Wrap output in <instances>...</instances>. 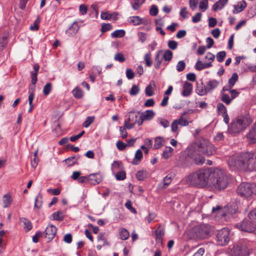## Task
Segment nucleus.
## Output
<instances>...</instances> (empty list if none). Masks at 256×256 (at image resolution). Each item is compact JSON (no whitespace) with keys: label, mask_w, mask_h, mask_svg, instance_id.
I'll return each mask as SVG.
<instances>
[{"label":"nucleus","mask_w":256,"mask_h":256,"mask_svg":"<svg viewBox=\"0 0 256 256\" xmlns=\"http://www.w3.org/2000/svg\"><path fill=\"white\" fill-rule=\"evenodd\" d=\"M228 0H219L213 5L212 10L214 12H216L222 10L228 3Z\"/></svg>","instance_id":"21"},{"label":"nucleus","mask_w":256,"mask_h":256,"mask_svg":"<svg viewBox=\"0 0 256 256\" xmlns=\"http://www.w3.org/2000/svg\"><path fill=\"white\" fill-rule=\"evenodd\" d=\"M228 254L230 256H248L250 251L246 244L240 242L230 246Z\"/></svg>","instance_id":"7"},{"label":"nucleus","mask_w":256,"mask_h":256,"mask_svg":"<svg viewBox=\"0 0 256 256\" xmlns=\"http://www.w3.org/2000/svg\"><path fill=\"white\" fill-rule=\"evenodd\" d=\"M155 115L154 112L152 110H146L142 112L140 116V120L139 121L138 126L142 124L144 120H152Z\"/></svg>","instance_id":"13"},{"label":"nucleus","mask_w":256,"mask_h":256,"mask_svg":"<svg viewBox=\"0 0 256 256\" xmlns=\"http://www.w3.org/2000/svg\"><path fill=\"white\" fill-rule=\"evenodd\" d=\"M126 117L127 118L126 119V122H132L135 124H138L139 121L140 120L139 112H130L126 114Z\"/></svg>","instance_id":"15"},{"label":"nucleus","mask_w":256,"mask_h":256,"mask_svg":"<svg viewBox=\"0 0 256 256\" xmlns=\"http://www.w3.org/2000/svg\"><path fill=\"white\" fill-rule=\"evenodd\" d=\"M238 80V75L236 73H234L228 80V84L230 87H233Z\"/></svg>","instance_id":"39"},{"label":"nucleus","mask_w":256,"mask_h":256,"mask_svg":"<svg viewBox=\"0 0 256 256\" xmlns=\"http://www.w3.org/2000/svg\"><path fill=\"white\" fill-rule=\"evenodd\" d=\"M234 227L241 231L252 232L256 229V224L248 218H245L240 222L236 224Z\"/></svg>","instance_id":"10"},{"label":"nucleus","mask_w":256,"mask_h":256,"mask_svg":"<svg viewBox=\"0 0 256 256\" xmlns=\"http://www.w3.org/2000/svg\"><path fill=\"white\" fill-rule=\"evenodd\" d=\"M248 217L250 220L256 224V209L250 211L248 213Z\"/></svg>","instance_id":"52"},{"label":"nucleus","mask_w":256,"mask_h":256,"mask_svg":"<svg viewBox=\"0 0 256 256\" xmlns=\"http://www.w3.org/2000/svg\"><path fill=\"white\" fill-rule=\"evenodd\" d=\"M125 206L134 214L136 213V210L132 207V202L130 200H128L125 204Z\"/></svg>","instance_id":"55"},{"label":"nucleus","mask_w":256,"mask_h":256,"mask_svg":"<svg viewBox=\"0 0 256 256\" xmlns=\"http://www.w3.org/2000/svg\"><path fill=\"white\" fill-rule=\"evenodd\" d=\"M130 22L134 26L140 24L142 22V19L138 16H133L129 18Z\"/></svg>","instance_id":"32"},{"label":"nucleus","mask_w":256,"mask_h":256,"mask_svg":"<svg viewBox=\"0 0 256 256\" xmlns=\"http://www.w3.org/2000/svg\"><path fill=\"white\" fill-rule=\"evenodd\" d=\"M228 180L225 172L220 169H216L210 172L208 186L214 190H222L227 186Z\"/></svg>","instance_id":"1"},{"label":"nucleus","mask_w":256,"mask_h":256,"mask_svg":"<svg viewBox=\"0 0 256 256\" xmlns=\"http://www.w3.org/2000/svg\"><path fill=\"white\" fill-rule=\"evenodd\" d=\"M144 60L148 66H150L152 64V60H151V54L150 52L147 53L145 54Z\"/></svg>","instance_id":"51"},{"label":"nucleus","mask_w":256,"mask_h":256,"mask_svg":"<svg viewBox=\"0 0 256 256\" xmlns=\"http://www.w3.org/2000/svg\"><path fill=\"white\" fill-rule=\"evenodd\" d=\"M21 221L23 222L24 225V228L26 230V231H30L32 229V222L30 220H29L28 219L26 218H22Z\"/></svg>","instance_id":"34"},{"label":"nucleus","mask_w":256,"mask_h":256,"mask_svg":"<svg viewBox=\"0 0 256 256\" xmlns=\"http://www.w3.org/2000/svg\"><path fill=\"white\" fill-rule=\"evenodd\" d=\"M237 211L238 206L236 204H230V206L224 207V213L226 212H228V213L230 214H236L237 212Z\"/></svg>","instance_id":"24"},{"label":"nucleus","mask_w":256,"mask_h":256,"mask_svg":"<svg viewBox=\"0 0 256 256\" xmlns=\"http://www.w3.org/2000/svg\"><path fill=\"white\" fill-rule=\"evenodd\" d=\"M186 66V64L184 62V60H180L176 66V69L178 72H181L184 70Z\"/></svg>","instance_id":"48"},{"label":"nucleus","mask_w":256,"mask_h":256,"mask_svg":"<svg viewBox=\"0 0 256 256\" xmlns=\"http://www.w3.org/2000/svg\"><path fill=\"white\" fill-rule=\"evenodd\" d=\"M80 156H70L66 160H64V162L65 163L68 165V166H72L76 164L77 161L78 159L79 158Z\"/></svg>","instance_id":"25"},{"label":"nucleus","mask_w":256,"mask_h":256,"mask_svg":"<svg viewBox=\"0 0 256 256\" xmlns=\"http://www.w3.org/2000/svg\"><path fill=\"white\" fill-rule=\"evenodd\" d=\"M44 233V238H46L48 242H49L54 238L56 233V228L54 226L50 224L46 228Z\"/></svg>","instance_id":"12"},{"label":"nucleus","mask_w":256,"mask_h":256,"mask_svg":"<svg viewBox=\"0 0 256 256\" xmlns=\"http://www.w3.org/2000/svg\"><path fill=\"white\" fill-rule=\"evenodd\" d=\"M173 150V148L170 146H166L162 152L163 157L166 159L172 156Z\"/></svg>","instance_id":"31"},{"label":"nucleus","mask_w":256,"mask_h":256,"mask_svg":"<svg viewBox=\"0 0 256 256\" xmlns=\"http://www.w3.org/2000/svg\"><path fill=\"white\" fill-rule=\"evenodd\" d=\"M221 100L227 105H229L232 100L228 94L221 92Z\"/></svg>","instance_id":"35"},{"label":"nucleus","mask_w":256,"mask_h":256,"mask_svg":"<svg viewBox=\"0 0 256 256\" xmlns=\"http://www.w3.org/2000/svg\"><path fill=\"white\" fill-rule=\"evenodd\" d=\"M246 170H256V153L246 152Z\"/></svg>","instance_id":"11"},{"label":"nucleus","mask_w":256,"mask_h":256,"mask_svg":"<svg viewBox=\"0 0 256 256\" xmlns=\"http://www.w3.org/2000/svg\"><path fill=\"white\" fill-rule=\"evenodd\" d=\"M112 26L110 24H103L102 28L101 31L102 32H105L107 31H108L112 29Z\"/></svg>","instance_id":"60"},{"label":"nucleus","mask_w":256,"mask_h":256,"mask_svg":"<svg viewBox=\"0 0 256 256\" xmlns=\"http://www.w3.org/2000/svg\"><path fill=\"white\" fill-rule=\"evenodd\" d=\"M147 176L146 170H139L136 172V177L138 180H143Z\"/></svg>","instance_id":"38"},{"label":"nucleus","mask_w":256,"mask_h":256,"mask_svg":"<svg viewBox=\"0 0 256 256\" xmlns=\"http://www.w3.org/2000/svg\"><path fill=\"white\" fill-rule=\"evenodd\" d=\"M172 178L170 174L165 176L163 180V183L160 184L161 188H166L171 182Z\"/></svg>","instance_id":"26"},{"label":"nucleus","mask_w":256,"mask_h":256,"mask_svg":"<svg viewBox=\"0 0 256 256\" xmlns=\"http://www.w3.org/2000/svg\"><path fill=\"white\" fill-rule=\"evenodd\" d=\"M208 8V0H202L200 2L199 8L202 12L206 11Z\"/></svg>","instance_id":"49"},{"label":"nucleus","mask_w":256,"mask_h":256,"mask_svg":"<svg viewBox=\"0 0 256 256\" xmlns=\"http://www.w3.org/2000/svg\"><path fill=\"white\" fill-rule=\"evenodd\" d=\"M158 12V8L156 5L152 6L150 10V14L151 16H156L157 15Z\"/></svg>","instance_id":"63"},{"label":"nucleus","mask_w":256,"mask_h":256,"mask_svg":"<svg viewBox=\"0 0 256 256\" xmlns=\"http://www.w3.org/2000/svg\"><path fill=\"white\" fill-rule=\"evenodd\" d=\"M178 124L176 120H174L171 124V130L173 132L178 133Z\"/></svg>","instance_id":"57"},{"label":"nucleus","mask_w":256,"mask_h":256,"mask_svg":"<svg viewBox=\"0 0 256 256\" xmlns=\"http://www.w3.org/2000/svg\"><path fill=\"white\" fill-rule=\"evenodd\" d=\"M162 52L163 50H160L157 52L156 55L154 58V66L156 69H158L160 68L161 63L164 59L162 55Z\"/></svg>","instance_id":"18"},{"label":"nucleus","mask_w":256,"mask_h":256,"mask_svg":"<svg viewBox=\"0 0 256 256\" xmlns=\"http://www.w3.org/2000/svg\"><path fill=\"white\" fill-rule=\"evenodd\" d=\"M116 178L118 180H122L126 178V174L124 171L120 170L115 175Z\"/></svg>","instance_id":"46"},{"label":"nucleus","mask_w":256,"mask_h":256,"mask_svg":"<svg viewBox=\"0 0 256 256\" xmlns=\"http://www.w3.org/2000/svg\"><path fill=\"white\" fill-rule=\"evenodd\" d=\"M2 202L4 208L8 207L12 202V198L8 194H5L2 198Z\"/></svg>","instance_id":"33"},{"label":"nucleus","mask_w":256,"mask_h":256,"mask_svg":"<svg viewBox=\"0 0 256 256\" xmlns=\"http://www.w3.org/2000/svg\"><path fill=\"white\" fill-rule=\"evenodd\" d=\"M237 194L241 196L248 198L256 194V185L254 184L242 182L237 188Z\"/></svg>","instance_id":"6"},{"label":"nucleus","mask_w":256,"mask_h":256,"mask_svg":"<svg viewBox=\"0 0 256 256\" xmlns=\"http://www.w3.org/2000/svg\"><path fill=\"white\" fill-rule=\"evenodd\" d=\"M145 93L146 96H151L154 94L152 86L150 84L147 86L146 87V88Z\"/></svg>","instance_id":"56"},{"label":"nucleus","mask_w":256,"mask_h":256,"mask_svg":"<svg viewBox=\"0 0 256 256\" xmlns=\"http://www.w3.org/2000/svg\"><path fill=\"white\" fill-rule=\"evenodd\" d=\"M79 26L78 23L74 22L71 26L66 30V34L68 36H72L77 32Z\"/></svg>","instance_id":"17"},{"label":"nucleus","mask_w":256,"mask_h":256,"mask_svg":"<svg viewBox=\"0 0 256 256\" xmlns=\"http://www.w3.org/2000/svg\"><path fill=\"white\" fill-rule=\"evenodd\" d=\"M163 58L166 61H170L172 58V52L170 50H166L164 53L162 54Z\"/></svg>","instance_id":"40"},{"label":"nucleus","mask_w":256,"mask_h":256,"mask_svg":"<svg viewBox=\"0 0 256 256\" xmlns=\"http://www.w3.org/2000/svg\"><path fill=\"white\" fill-rule=\"evenodd\" d=\"M142 151L140 150H138L136 151V152L135 154L134 158L133 160L132 163L134 164H138L139 162L141 160L142 158Z\"/></svg>","instance_id":"28"},{"label":"nucleus","mask_w":256,"mask_h":256,"mask_svg":"<svg viewBox=\"0 0 256 256\" xmlns=\"http://www.w3.org/2000/svg\"><path fill=\"white\" fill-rule=\"evenodd\" d=\"M217 110L219 114L223 115L227 113L226 108L222 103H218V104Z\"/></svg>","instance_id":"36"},{"label":"nucleus","mask_w":256,"mask_h":256,"mask_svg":"<svg viewBox=\"0 0 256 256\" xmlns=\"http://www.w3.org/2000/svg\"><path fill=\"white\" fill-rule=\"evenodd\" d=\"M198 150L206 156L213 154L216 152V148L214 144L206 139H201L198 144Z\"/></svg>","instance_id":"8"},{"label":"nucleus","mask_w":256,"mask_h":256,"mask_svg":"<svg viewBox=\"0 0 256 256\" xmlns=\"http://www.w3.org/2000/svg\"><path fill=\"white\" fill-rule=\"evenodd\" d=\"M219 84L220 82L216 80H212L208 81L206 85L207 92H212L214 90L218 87Z\"/></svg>","instance_id":"20"},{"label":"nucleus","mask_w":256,"mask_h":256,"mask_svg":"<svg viewBox=\"0 0 256 256\" xmlns=\"http://www.w3.org/2000/svg\"><path fill=\"white\" fill-rule=\"evenodd\" d=\"M192 90V84L186 82L183 86V91L182 94L184 96H188L190 94Z\"/></svg>","instance_id":"19"},{"label":"nucleus","mask_w":256,"mask_h":256,"mask_svg":"<svg viewBox=\"0 0 256 256\" xmlns=\"http://www.w3.org/2000/svg\"><path fill=\"white\" fill-rule=\"evenodd\" d=\"M52 90V86L50 82L47 83L44 87L43 93L45 96L49 94Z\"/></svg>","instance_id":"45"},{"label":"nucleus","mask_w":256,"mask_h":256,"mask_svg":"<svg viewBox=\"0 0 256 256\" xmlns=\"http://www.w3.org/2000/svg\"><path fill=\"white\" fill-rule=\"evenodd\" d=\"M224 208H222V207L220 206L213 207L212 210V212H216V215L222 216H224L226 215V214L224 212Z\"/></svg>","instance_id":"27"},{"label":"nucleus","mask_w":256,"mask_h":256,"mask_svg":"<svg viewBox=\"0 0 256 256\" xmlns=\"http://www.w3.org/2000/svg\"><path fill=\"white\" fill-rule=\"evenodd\" d=\"M142 0H132L131 4L134 10H138L143 4Z\"/></svg>","instance_id":"42"},{"label":"nucleus","mask_w":256,"mask_h":256,"mask_svg":"<svg viewBox=\"0 0 256 256\" xmlns=\"http://www.w3.org/2000/svg\"><path fill=\"white\" fill-rule=\"evenodd\" d=\"M246 152L236 154L230 156L228 160V164L232 170H246Z\"/></svg>","instance_id":"3"},{"label":"nucleus","mask_w":256,"mask_h":256,"mask_svg":"<svg viewBox=\"0 0 256 256\" xmlns=\"http://www.w3.org/2000/svg\"><path fill=\"white\" fill-rule=\"evenodd\" d=\"M125 31L123 30H118L114 31L111 34V36L115 38H120L125 35Z\"/></svg>","instance_id":"30"},{"label":"nucleus","mask_w":256,"mask_h":256,"mask_svg":"<svg viewBox=\"0 0 256 256\" xmlns=\"http://www.w3.org/2000/svg\"><path fill=\"white\" fill-rule=\"evenodd\" d=\"M116 146L118 149L120 150H124L127 146L126 144H124V142L120 140H118L117 142Z\"/></svg>","instance_id":"61"},{"label":"nucleus","mask_w":256,"mask_h":256,"mask_svg":"<svg viewBox=\"0 0 256 256\" xmlns=\"http://www.w3.org/2000/svg\"><path fill=\"white\" fill-rule=\"evenodd\" d=\"M156 240V242H162V237L164 234V228L161 224H159L158 228L154 232Z\"/></svg>","instance_id":"16"},{"label":"nucleus","mask_w":256,"mask_h":256,"mask_svg":"<svg viewBox=\"0 0 256 256\" xmlns=\"http://www.w3.org/2000/svg\"><path fill=\"white\" fill-rule=\"evenodd\" d=\"M39 66L38 64H34V72H31V83L33 85L36 84L37 81V72L39 70Z\"/></svg>","instance_id":"23"},{"label":"nucleus","mask_w":256,"mask_h":256,"mask_svg":"<svg viewBox=\"0 0 256 256\" xmlns=\"http://www.w3.org/2000/svg\"><path fill=\"white\" fill-rule=\"evenodd\" d=\"M194 236L198 239L207 238L210 236L213 232V228L208 224H202L194 228Z\"/></svg>","instance_id":"5"},{"label":"nucleus","mask_w":256,"mask_h":256,"mask_svg":"<svg viewBox=\"0 0 256 256\" xmlns=\"http://www.w3.org/2000/svg\"><path fill=\"white\" fill-rule=\"evenodd\" d=\"M210 172L208 169H202L192 173L188 178L190 184L200 188L208 184Z\"/></svg>","instance_id":"2"},{"label":"nucleus","mask_w":256,"mask_h":256,"mask_svg":"<svg viewBox=\"0 0 256 256\" xmlns=\"http://www.w3.org/2000/svg\"><path fill=\"white\" fill-rule=\"evenodd\" d=\"M119 236L121 240H126L129 238L130 233L126 228H122L119 231Z\"/></svg>","instance_id":"29"},{"label":"nucleus","mask_w":256,"mask_h":256,"mask_svg":"<svg viewBox=\"0 0 256 256\" xmlns=\"http://www.w3.org/2000/svg\"><path fill=\"white\" fill-rule=\"evenodd\" d=\"M140 92V88L138 86L133 85L130 91V94L131 96H136Z\"/></svg>","instance_id":"53"},{"label":"nucleus","mask_w":256,"mask_h":256,"mask_svg":"<svg viewBox=\"0 0 256 256\" xmlns=\"http://www.w3.org/2000/svg\"><path fill=\"white\" fill-rule=\"evenodd\" d=\"M162 146V138L158 136L154 140V148L158 149Z\"/></svg>","instance_id":"44"},{"label":"nucleus","mask_w":256,"mask_h":256,"mask_svg":"<svg viewBox=\"0 0 256 256\" xmlns=\"http://www.w3.org/2000/svg\"><path fill=\"white\" fill-rule=\"evenodd\" d=\"M42 194L39 193L35 199L34 207L40 208L42 206Z\"/></svg>","instance_id":"41"},{"label":"nucleus","mask_w":256,"mask_h":256,"mask_svg":"<svg viewBox=\"0 0 256 256\" xmlns=\"http://www.w3.org/2000/svg\"><path fill=\"white\" fill-rule=\"evenodd\" d=\"M102 176L100 173L91 174L88 176V183L96 185L102 181Z\"/></svg>","instance_id":"14"},{"label":"nucleus","mask_w":256,"mask_h":256,"mask_svg":"<svg viewBox=\"0 0 256 256\" xmlns=\"http://www.w3.org/2000/svg\"><path fill=\"white\" fill-rule=\"evenodd\" d=\"M114 58L116 60L118 61L121 62H122L125 60V58L124 55L121 53L116 54L114 56Z\"/></svg>","instance_id":"64"},{"label":"nucleus","mask_w":256,"mask_h":256,"mask_svg":"<svg viewBox=\"0 0 256 256\" xmlns=\"http://www.w3.org/2000/svg\"><path fill=\"white\" fill-rule=\"evenodd\" d=\"M199 0H189V5L190 8L194 10L196 9Z\"/></svg>","instance_id":"62"},{"label":"nucleus","mask_w":256,"mask_h":256,"mask_svg":"<svg viewBox=\"0 0 256 256\" xmlns=\"http://www.w3.org/2000/svg\"><path fill=\"white\" fill-rule=\"evenodd\" d=\"M94 120V116H88L84 122V126L86 128L88 127L93 122Z\"/></svg>","instance_id":"59"},{"label":"nucleus","mask_w":256,"mask_h":256,"mask_svg":"<svg viewBox=\"0 0 256 256\" xmlns=\"http://www.w3.org/2000/svg\"><path fill=\"white\" fill-rule=\"evenodd\" d=\"M226 53L224 51H221L218 52L216 54V59L218 62H222L224 61L226 57Z\"/></svg>","instance_id":"54"},{"label":"nucleus","mask_w":256,"mask_h":256,"mask_svg":"<svg viewBox=\"0 0 256 256\" xmlns=\"http://www.w3.org/2000/svg\"><path fill=\"white\" fill-rule=\"evenodd\" d=\"M196 92L200 96H204L208 93V92H207L206 87V86H202V88L200 87H198L196 88Z\"/></svg>","instance_id":"47"},{"label":"nucleus","mask_w":256,"mask_h":256,"mask_svg":"<svg viewBox=\"0 0 256 256\" xmlns=\"http://www.w3.org/2000/svg\"><path fill=\"white\" fill-rule=\"evenodd\" d=\"M72 92L74 98H80L83 96L82 91L78 87L75 88Z\"/></svg>","instance_id":"37"},{"label":"nucleus","mask_w":256,"mask_h":256,"mask_svg":"<svg viewBox=\"0 0 256 256\" xmlns=\"http://www.w3.org/2000/svg\"><path fill=\"white\" fill-rule=\"evenodd\" d=\"M158 121L159 122L160 124L164 128H167L170 126V122L166 119L162 118H158Z\"/></svg>","instance_id":"50"},{"label":"nucleus","mask_w":256,"mask_h":256,"mask_svg":"<svg viewBox=\"0 0 256 256\" xmlns=\"http://www.w3.org/2000/svg\"><path fill=\"white\" fill-rule=\"evenodd\" d=\"M212 64L210 62L202 63L200 60H198L195 65V68L196 70H201L203 69L211 67Z\"/></svg>","instance_id":"22"},{"label":"nucleus","mask_w":256,"mask_h":256,"mask_svg":"<svg viewBox=\"0 0 256 256\" xmlns=\"http://www.w3.org/2000/svg\"><path fill=\"white\" fill-rule=\"evenodd\" d=\"M230 240V230L228 228H224L218 231L216 240L218 244L224 246L228 244Z\"/></svg>","instance_id":"9"},{"label":"nucleus","mask_w":256,"mask_h":256,"mask_svg":"<svg viewBox=\"0 0 256 256\" xmlns=\"http://www.w3.org/2000/svg\"><path fill=\"white\" fill-rule=\"evenodd\" d=\"M176 120L178 124L181 126H186L188 124V122L183 118V115L179 119Z\"/></svg>","instance_id":"58"},{"label":"nucleus","mask_w":256,"mask_h":256,"mask_svg":"<svg viewBox=\"0 0 256 256\" xmlns=\"http://www.w3.org/2000/svg\"><path fill=\"white\" fill-rule=\"evenodd\" d=\"M52 218L54 220L60 221L64 220V215L62 212L58 211L52 214Z\"/></svg>","instance_id":"43"},{"label":"nucleus","mask_w":256,"mask_h":256,"mask_svg":"<svg viewBox=\"0 0 256 256\" xmlns=\"http://www.w3.org/2000/svg\"><path fill=\"white\" fill-rule=\"evenodd\" d=\"M252 120L248 116H240L232 122L231 126L228 128V132L231 134H236L240 132L248 126Z\"/></svg>","instance_id":"4"}]
</instances>
